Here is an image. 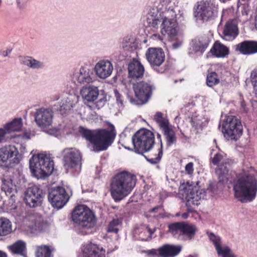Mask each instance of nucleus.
Masks as SVG:
<instances>
[{
	"label": "nucleus",
	"mask_w": 257,
	"mask_h": 257,
	"mask_svg": "<svg viewBox=\"0 0 257 257\" xmlns=\"http://www.w3.org/2000/svg\"><path fill=\"white\" fill-rule=\"evenodd\" d=\"M234 197L241 203L252 202L257 194V170L243 168L233 182Z\"/></svg>",
	"instance_id": "obj_1"
},
{
	"label": "nucleus",
	"mask_w": 257,
	"mask_h": 257,
	"mask_svg": "<svg viewBox=\"0 0 257 257\" xmlns=\"http://www.w3.org/2000/svg\"><path fill=\"white\" fill-rule=\"evenodd\" d=\"M108 129L98 128L89 130L82 126L79 127L82 137L89 141L93 146L92 151L98 153L105 151L112 143V124L106 121Z\"/></svg>",
	"instance_id": "obj_2"
},
{
	"label": "nucleus",
	"mask_w": 257,
	"mask_h": 257,
	"mask_svg": "<svg viewBox=\"0 0 257 257\" xmlns=\"http://www.w3.org/2000/svg\"><path fill=\"white\" fill-rule=\"evenodd\" d=\"M136 180V176L126 171L116 174L113 176V200L118 202L127 196L135 187Z\"/></svg>",
	"instance_id": "obj_3"
},
{
	"label": "nucleus",
	"mask_w": 257,
	"mask_h": 257,
	"mask_svg": "<svg viewBox=\"0 0 257 257\" xmlns=\"http://www.w3.org/2000/svg\"><path fill=\"white\" fill-rule=\"evenodd\" d=\"M29 168L32 175L37 179H45L54 170V162L44 154L34 155L30 159Z\"/></svg>",
	"instance_id": "obj_4"
},
{
	"label": "nucleus",
	"mask_w": 257,
	"mask_h": 257,
	"mask_svg": "<svg viewBox=\"0 0 257 257\" xmlns=\"http://www.w3.org/2000/svg\"><path fill=\"white\" fill-rule=\"evenodd\" d=\"M72 219L74 223L84 229L93 228L97 222L94 213L85 205L75 207L72 213Z\"/></svg>",
	"instance_id": "obj_5"
},
{
	"label": "nucleus",
	"mask_w": 257,
	"mask_h": 257,
	"mask_svg": "<svg viewBox=\"0 0 257 257\" xmlns=\"http://www.w3.org/2000/svg\"><path fill=\"white\" fill-rule=\"evenodd\" d=\"M132 140L135 152L142 155L149 152L155 144L154 134L146 128L141 129L136 132Z\"/></svg>",
	"instance_id": "obj_6"
},
{
	"label": "nucleus",
	"mask_w": 257,
	"mask_h": 257,
	"mask_svg": "<svg viewBox=\"0 0 257 257\" xmlns=\"http://www.w3.org/2000/svg\"><path fill=\"white\" fill-rule=\"evenodd\" d=\"M179 190L182 192L188 210L190 212L193 210V206L200 204L199 201L205 196V191L203 189H200L197 186L190 184L189 182L181 184Z\"/></svg>",
	"instance_id": "obj_7"
},
{
	"label": "nucleus",
	"mask_w": 257,
	"mask_h": 257,
	"mask_svg": "<svg viewBox=\"0 0 257 257\" xmlns=\"http://www.w3.org/2000/svg\"><path fill=\"white\" fill-rule=\"evenodd\" d=\"M22 158V155L14 145H8L0 148V167L12 168L20 163Z\"/></svg>",
	"instance_id": "obj_8"
},
{
	"label": "nucleus",
	"mask_w": 257,
	"mask_h": 257,
	"mask_svg": "<svg viewBox=\"0 0 257 257\" xmlns=\"http://www.w3.org/2000/svg\"><path fill=\"white\" fill-rule=\"evenodd\" d=\"M221 131L227 139L237 141L242 134L243 127L240 119L230 115L223 120Z\"/></svg>",
	"instance_id": "obj_9"
},
{
	"label": "nucleus",
	"mask_w": 257,
	"mask_h": 257,
	"mask_svg": "<svg viewBox=\"0 0 257 257\" xmlns=\"http://www.w3.org/2000/svg\"><path fill=\"white\" fill-rule=\"evenodd\" d=\"M136 98H131L130 102L134 104L141 105L147 103L152 93V86L141 81L134 84Z\"/></svg>",
	"instance_id": "obj_10"
},
{
	"label": "nucleus",
	"mask_w": 257,
	"mask_h": 257,
	"mask_svg": "<svg viewBox=\"0 0 257 257\" xmlns=\"http://www.w3.org/2000/svg\"><path fill=\"white\" fill-rule=\"evenodd\" d=\"M45 194V192L40 187L34 185L26 190L24 200L27 206L34 208L41 205Z\"/></svg>",
	"instance_id": "obj_11"
},
{
	"label": "nucleus",
	"mask_w": 257,
	"mask_h": 257,
	"mask_svg": "<svg viewBox=\"0 0 257 257\" xmlns=\"http://www.w3.org/2000/svg\"><path fill=\"white\" fill-rule=\"evenodd\" d=\"M48 198L54 207L61 209L67 203L69 197L63 187L58 186L51 188L48 193Z\"/></svg>",
	"instance_id": "obj_12"
},
{
	"label": "nucleus",
	"mask_w": 257,
	"mask_h": 257,
	"mask_svg": "<svg viewBox=\"0 0 257 257\" xmlns=\"http://www.w3.org/2000/svg\"><path fill=\"white\" fill-rule=\"evenodd\" d=\"M217 8L211 1H202L198 3L195 17L203 22L211 20L215 17Z\"/></svg>",
	"instance_id": "obj_13"
},
{
	"label": "nucleus",
	"mask_w": 257,
	"mask_h": 257,
	"mask_svg": "<svg viewBox=\"0 0 257 257\" xmlns=\"http://www.w3.org/2000/svg\"><path fill=\"white\" fill-rule=\"evenodd\" d=\"M54 112L50 108L42 107L35 112V121L37 125L42 128H47L52 125Z\"/></svg>",
	"instance_id": "obj_14"
},
{
	"label": "nucleus",
	"mask_w": 257,
	"mask_h": 257,
	"mask_svg": "<svg viewBox=\"0 0 257 257\" xmlns=\"http://www.w3.org/2000/svg\"><path fill=\"white\" fill-rule=\"evenodd\" d=\"M63 157L64 166L68 169L81 167V155L80 152L72 148L65 149Z\"/></svg>",
	"instance_id": "obj_15"
},
{
	"label": "nucleus",
	"mask_w": 257,
	"mask_h": 257,
	"mask_svg": "<svg viewBox=\"0 0 257 257\" xmlns=\"http://www.w3.org/2000/svg\"><path fill=\"white\" fill-rule=\"evenodd\" d=\"M146 56L150 65L154 69L161 66L165 59L164 52L161 48H149L146 53Z\"/></svg>",
	"instance_id": "obj_16"
},
{
	"label": "nucleus",
	"mask_w": 257,
	"mask_h": 257,
	"mask_svg": "<svg viewBox=\"0 0 257 257\" xmlns=\"http://www.w3.org/2000/svg\"><path fill=\"white\" fill-rule=\"evenodd\" d=\"M78 96L74 94L73 90L70 93L66 94L63 98L58 110L62 115L70 110L78 102Z\"/></svg>",
	"instance_id": "obj_17"
},
{
	"label": "nucleus",
	"mask_w": 257,
	"mask_h": 257,
	"mask_svg": "<svg viewBox=\"0 0 257 257\" xmlns=\"http://www.w3.org/2000/svg\"><path fill=\"white\" fill-rule=\"evenodd\" d=\"M163 28L161 33L167 36L170 39H174L177 34V23L174 19H169L165 17L162 23Z\"/></svg>",
	"instance_id": "obj_18"
},
{
	"label": "nucleus",
	"mask_w": 257,
	"mask_h": 257,
	"mask_svg": "<svg viewBox=\"0 0 257 257\" xmlns=\"http://www.w3.org/2000/svg\"><path fill=\"white\" fill-rule=\"evenodd\" d=\"M71 79L76 85L89 83L92 81L89 69L84 67H81L79 71H75L71 76Z\"/></svg>",
	"instance_id": "obj_19"
},
{
	"label": "nucleus",
	"mask_w": 257,
	"mask_h": 257,
	"mask_svg": "<svg viewBox=\"0 0 257 257\" xmlns=\"http://www.w3.org/2000/svg\"><path fill=\"white\" fill-rule=\"evenodd\" d=\"M238 34L236 21L234 20L228 21L224 26L222 38L227 41H232L238 36Z\"/></svg>",
	"instance_id": "obj_20"
},
{
	"label": "nucleus",
	"mask_w": 257,
	"mask_h": 257,
	"mask_svg": "<svg viewBox=\"0 0 257 257\" xmlns=\"http://www.w3.org/2000/svg\"><path fill=\"white\" fill-rule=\"evenodd\" d=\"M127 69L128 76L133 79L142 78L145 72L144 66L136 59L130 61L127 65Z\"/></svg>",
	"instance_id": "obj_21"
},
{
	"label": "nucleus",
	"mask_w": 257,
	"mask_h": 257,
	"mask_svg": "<svg viewBox=\"0 0 257 257\" xmlns=\"http://www.w3.org/2000/svg\"><path fill=\"white\" fill-rule=\"evenodd\" d=\"M112 64L108 60H100L98 62L94 67V71L97 76L102 79L108 77L112 72Z\"/></svg>",
	"instance_id": "obj_22"
},
{
	"label": "nucleus",
	"mask_w": 257,
	"mask_h": 257,
	"mask_svg": "<svg viewBox=\"0 0 257 257\" xmlns=\"http://www.w3.org/2000/svg\"><path fill=\"white\" fill-rule=\"evenodd\" d=\"M235 50L242 55L254 54L257 53V41H244L236 45Z\"/></svg>",
	"instance_id": "obj_23"
},
{
	"label": "nucleus",
	"mask_w": 257,
	"mask_h": 257,
	"mask_svg": "<svg viewBox=\"0 0 257 257\" xmlns=\"http://www.w3.org/2000/svg\"><path fill=\"white\" fill-rule=\"evenodd\" d=\"M83 257H104L105 250L102 247L90 243L84 246L82 249Z\"/></svg>",
	"instance_id": "obj_24"
},
{
	"label": "nucleus",
	"mask_w": 257,
	"mask_h": 257,
	"mask_svg": "<svg viewBox=\"0 0 257 257\" xmlns=\"http://www.w3.org/2000/svg\"><path fill=\"white\" fill-rule=\"evenodd\" d=\"M210 42L209 38L206 35L198 37L192 40L191 47L195 53H203Z\"/></svg>",
	"instance_id": "obj_25"
},
{
	"label": "nucleus",
	"mask_w": 257,
	"mask_h": 257,
	"mask_svg": "<svg viewBox=\"0 0 257 257\" xmlns=\"http://www.w3.org/2000/svg\"><path fill=\"white\" fill-rule=\"evenodd\" d=\"M182 246L172 244H165L159 248V254L161 257H175L182 250Z\"/></svg>",
	"instance_id": "obj_26"
},
{
	"label": "nucleus",
	"mask_w": 257,
	"mask_h": 257,
	"mask_svg": "<svg viewBox=\"0 0 257 257\" xmlns=\"http://www.w3.org/2000/svg\"><path fill=\"white\" fill-rule=\"evenodd\" d=\"M80 93L85 103L93 102L98 97L99 90L97 87L89 85L83 87L80 91Z\"/></svg>",
	"instance_id": "obj_27"
},
{
	"label": "nucleus",
	"mask_w": 257,
	"mask_h": 257,
	"mask_svg": "<svg viewBox=\"0 0 257 257\" xmlns=\"http://www.w3.org/2000/svg\"><path fill=\"white\" fill-rule=\"evenodd\" d=\"M197 231V228L196 225L183 222L178 238L183 240H191L194 238Z\"/></svg>",
	"instance_id": "obj_28"
},
{
	"label": "nucleus",
	"mask_w": 257,
	"mask_h": 257,
	"mask_svg": "<svg viewBox=\"0 0 257 257\" xmlns=\"http://www.w3.org/2000/svg\"><path fill=\"white\" fill-rule=\"evenodd\" d=\"M8 248L12 254L27 257L26 254V243L23 240H18L13 244L8 246Z\"/></svg>",
	"instance_id": "obj_29"
},
{
	"label": "nucleus",
	"mask_w": 257,
	"mask_h": 257,
	"mask_svg": "<svg viewBox=\"0 0 257 257\" xmlns=\"http://www.w3.org/2000/svg\"><path fill=\"white\" fill-rule=\"evenodd\" d=\"M234 164V160L230 159H226L221 162L220 165L216 170V172L219 175L220 180L224 181V180L227 179L225 175L228 174L229 170Z\"/></svg>",
	"instance_id": "obj_30"
},
{
	"label": "nucleus",
	"mask_w": 257,
	"mask_h": 257,
	"mask_svg": "<svg viewBox=\"0 0 257 257\" xmlns=\"http://www.w3.org/2000/svg\"><path fill=\"white\" fill-rule=\"evenodd\" d=\"M212 55L216 57H224L228 54L229 50L227 47L218 41H216L210 50Z\"/></svg>",
	"instance_id": "obj_31"
},
{
	"label": "nucleus",
	"mask_w": 257,
	"mask_h": 257,
	"mask_svg": "<svg viewBox=\"0 0 257 257\" xmlns=\"http://www.w3.org/2000/svg\"><path fill=\"white\" fill-rule=\"evenodd\" d=\"M159 12L157 9H151L147 15V23L149 27L157 28L162 22V20L158 16Z\"/></svg>",
	"instance_id": "obj_32"
},
{
	"label": "nucleus",
	"mask_w": 257,
	"mask_h": 257,
	"mask_svg": "<svg viewBox=\"0 0 257 257\" xmlns=\"http://www.w3.org/2000/svg\"><path fill=\"white\" fill-rule=\"evenodd\" d=\"M22 125V119L21 118H15L12 121L6 123L4 128L6 130L7 134H10L12 132L20 131Z\"/></svg>",
	"instance_id": "obj_33"
},
{
	"label": "nucleus",
	"mask_w": 257,
	"mask_h": 257,
	"mask_svg": "<svg viewBox=\"0 0 257 257\" xmlns=\"http://www.w3.org/2000/svg\"><path fill=\"white\" fill-rule=\"evenodd\" d=\"M121 46L123 49L126 50L133 51L137 46L136 43V38L132 36L124 37L121 42Z\"/></svg>",
	"instance_id": "obj_34"
},
{
	"label": "nucleus",
	"mask_w": 257,
	"mask_h": 257,
	"mask_svg": "<svg viewBox=\"0 0 257 257\" xmlns=\"http://www.w3.org/2000/svg\"><path fill=\"white\" fill-rule=\"evenodd\" d=\"M12 231V223L7 218H0V236H6Z\"/></svg>",
	"instance_id": "obj_35"
},
{
	"label": "nucleus",
	"mask_w": 257,
	"mask_h": 257,
	"mask_svg": "<svg viewBox=\"0 0 257 257\" xmlns=\"http://www.w3.org/2000/svg\"><path fill=\"white\" fill-rule=\"evenodd\" d=\"M164 135L165 136L167 145L171 146L176 142L175 133L173 129L169 125L162 129Z\"/></svg>",
	"instance_id": "obj_36"
},
{
	"label": "nucleus",
	"mask_w": 257,
	"mask_h": 257,
	"mask_svg": "<svg viewBox=\"0 0 257 257\" xmlns=\"http://www.w3.org/2000/svg\"><path fill=\"white\" fill-rule=\"evenodd\" d=\"M53 247H50L46 245H41L37 247L36 252V257H53L52 252Z\"/></svg>",
	"instance_id": "obj_37"
},
{
	"label": "nucleus",
	"mask_w": 257,
	"mask_h": 257,
	"mask_svg": "<svg viewBox=\"0 0 257 257\" xmlns=\"http://www.w3.org/2000/svg\"><path fill=\"white\" fill-rule=\"evenodd\" d=\"M203 119L204 118L201 115H196L192 117L191 118V123L193 128L196 131L197 133L200 130H202L203 127Z\"/></svg>",
	"instance_id": "obj_38"
},
{
	"label": "nucleus",
	"mask_w": 257,
	"mask_h": 257,
	"mask_svg": "<svg viewBox=\"0 0 257 257\" xmlns=\"http://www.w3.org/2000/svg\"><path fill=\"white\" fill-rule=\"evenodd\" d=\"M163 115V113L161 112H156L154 115V120L159 124L162 130L169 125L168 119L164 117Z\"/></svg>",
	"instance_id": "obj_39"
},
{
	"label": "nucleus",
	"mask_w": 257,
	"mask_h": 257,
	"mask_svg": "<svg viewBox=\"0 0 257 257\" xmlns=\"http://www.w3.org/2000/svg\"><path fill=\"white\" fill-rule=\"evenodd\" d=\"M157 139L159 140L160 143V147L158 149V156L155 158H149V161H150V163L152 164H156L158 163L163 156V143L161 139V136L160 134H157Z\"/></svg>",
	"instance_id": "obj_40"
},
{
	"label": "nucleus",
	"mask_w": 257,
	"mask_h": 257,
	"mask_svg": "<svg viewBox=\"0 0 257 257\" xmlns=\"http://www.w3.org/2000/svg\"><path fill=\"white\" fill-rule=\"evenodd\" d=\"M216 250L218 255L222 257H236L232 253L231 249L226 245L221 246Z\"/></svg>",
	"instance_id": "obj_41"
},
{
	"label": "nucleus",
	"mask_w": 257,
	"mask_h": 257,
	"mask_svg": "<svg viewBox=\"0 0 257 257\" xmlns=\"http://www.w3.org/2000/svg\"><path fill=\"white\" fill-rule=\"evenodd\" d=\"M156 228H150L147 226L146 229L140 234V238L142 240L148 241L152 238V234L156 231Z\"/></svg>",
	"instance_id": "obj_42"
},
{
	"label": "nucleus",
	"mask_w": 257,
	"mask_h": 257,
	"mask_svg": "<svg viewBox=\"0 0 257 257\" xmlns=\"http://www.w3.org/2000/svg\"><path fill=\"white\" fill-rule=\"evenodd\" d=\"M219 79L218 78L217 74L214 72L209 73L206 77V84L209 87H212L218 84Z\"/></svg>",
	"instance_id": "obj_43"
},
{
	"label": "nucleus",
	"mask_w": 257,
	"mask_h": 257,
	"mask_svg": "<svg viewBox=\"0 0 257 257\" xmlns=\"http://www.w3.org/2000/svg\"><path fill=\"white\" fill-rule=\"evenodd\" d=\"M2 181L1 190L5 192L7 195L8 193L10 194L13 190L12 188L13 184L12 180L9 179H6L3 178L2 179Z\"/></svg>",
	"instance_id": "obj_44"
},
{
	"label": "nucleus",
	"mask_w": 257,
	"mask_h": 257,
	"mask_svg": "<svg viewBox=\"0 0 257 257\" xmlns=\"http://www.w3.org/2000/svg\"><path fill=\"white\" fill-rule=\"evenodd\" d=\"M183 222H177L170 224L168 226L169 232L173 235L176 236L181 233L182 226Z\"/></svg>",
	"instance_id": "obj_45"
},
{
	"label": "nucleus",
	"mask_w": 257,
	"mask_h": 257,
	"mask_svg": "<svg viewBox=\"0 0 257 257\" xmlns=\"http://www.w3.org/2000/svg\"><path fill=\"white\" fill-rule=\"evenodd\" d=\"M47 226V222L44 221L41 217H39L35 220L32 228L39 232L44 230Z\"/></svg>",
	"instance_id": "obj_46"
},
{
	"label": "nucleus",
	"mask_w": 257,
	"mask_h": 257,
	"mask_svg": "<svg viewBox=\"0 0 257 257\" xmlns=\"http://www.w3.org/2000/svg\"><path fill=\"white\" fill-rule=\"evenodd\" d=\"M206 233L208 236L210 240L212 242V243L214 245L216 250H217L218 248L221 246V238L219 236L215 234L213 232H209L207 231Z\"/></svg>",
	"instance_id": "obj_47"
},
{
	"label": "nucleus",
	"mask_w": 257,
	"mask_h": 257,
	"mask_svg": "<svg viewBox=\"0 0 257 257\" xmlns=\"http://www.w3.org/2000/svg\"><path fill=\"white\" fill-rule=\"evenodd\" d=\"M19 60L21 64L33 69V57L29 56H20Z\"/></svg>",
	"instance_id": "obj_48"
},
{
	"label": "nucleus",
	"mask_w": 257,
	"mask_h": 257,
	"mask_svg": "<svg viewBox=\"0 0 257 257\" xmlns=\"http://www.w3.org/2000/svg\"><path fill=\"white\" fill-rule=\"evenodd\" d=\"M225 155L222 152L217 153L211 159V162L214 165H217L221 162H223L225 159H224Z\"/></svg>",
	"instance_id": "obj_49"
},
{
	"label": "nucleus",
	"mask_w": 257,
	"mask_h": 257,
	"mask_svg": "<svg viewBox=\"0 0 257 257\" xmlns=\"http://www.w3.org/2000/svg\"><path fill=\"white\" fill-rule=\"evenodd\" d=\"M115 97L116 98V105L118 106V111H121L123 107V100L121 95L119 93L117 90L114 91Z\"/></svg>",
	"instance_id": "obj_50"
},
{
	"label": "nucleus",
	"mask_w": 257,
	"mask_h": 257,
	"mask_svg": "<svg viewBox=\"0 0 257 257\" xmlns=\"http://www.w3.org/2000/svg\"><path fill=\"white\" fill-rule=\"evenodd\" d=\"M33 69L34 70H40L42 69L45 67V64L43 61L36 59L33 57Z\"/></svg>",
	"instance_id": "obj_51"
},
{
	"label": "nucleus",
	"mask_w": 257,
	"mask_h": 257,
	"mask_svg": "<svg viewBox=\"0 0 257 257\" xmlns=\"http://www.w3.org/2000/svg\"><path fill=\"white\" fill-rule=\"evenodd\" d=\"M106 101V99L105 96H103L102 97H100L98 101L96 102L95 105L97 109H100L102 107H103L105 102Z\"/></svg>",
	"instance_id": "obj_52"
},
{
	"label": "nucleus",
	"mask_w": 257,
	"mask_h": 257,
	"mask_svg": "<svg viewBox=\"0 0 257 257\" xmlns=\"http://www.w3.org/2000/svg\"><path fill=\"white\" fill-rule=\"evenodd\" d=\"M253 76L251 79V83L253 86L254 89L257 91V69L253 72Z\"/></svg>",
	"instance_id": "obj_53"
},
{
	"label": "nucleus",
	"mask_w": 257,
	"mask_h": 257,
	"mask_svg": "<svg viewBox=\"0 0 257 257\" xmlns=\"http://www.w3.org/2000/svg\"><path fill=\"white\" fill-rule=\"evenodd\" d=\"M8 134L4 128L0 127V144L6 141V136Z\"/></svg>",
	"instance_id": "obj_54"
},
{
	"label": "nucleus",
	"mask_w": 257,
	"mask_h": 257,
	"mask_svg": "<svg viewBox=\"0 0 257 257\" xmlns=\"http://www.w3.org/2000/svg\"><path fill=\"white\" fill-rule=\"evenodd\" d=\"M185 171L189 174H191L193 172V163L189 162L185 166Z\"/></svg>",
	"instance_id": "obj_55"
},
{
	"label": "nucleus",
	"mask_w": 257,
	"mask_h": 257,
	"mask_svg": "<svg viewBox=\"0 0 257 257\" xmlns=\"http://www.w3.org/2000/svg\"><path fill=\"white\" fill-rule=\"evenodd\" d=\"M123 217L120 215L119 217L116 216V218H113V226L118 225L121 223Z\"/></svg>",
	"instance_id": "obj_56"
},
{
	"label": "nucleus",
	"mask_w": 257,
	"mask_h": 257,
	"mask_svg": "<svg viewBox=\"0 0 257 257\" xmlns=\"http://www.w3.org/2000/svg\"><path fill=\"white\" fill-rule=\"evenodd\" d=\"M157 156H158V150L155 153H151L148 156L144 155V157H145V158L146 159L147 161L149 162V163H150V161L148 160L149 158H153L157 157Z\"/></svg>",
	"instance_id": "obj_57"
},
{
	"label": "nucleus",
	"mask_w": 257,
	"mask_h": 257,
	"mask_svg": "<svg viewBox=\"0 0 257 257\" xmlns=\"http://www.w3.org/2000/svg\"><path fill=\"white\" fill-rule=\"evenodd\" d=\"M11 49H7L6 50H1L0 55L3 57H7L9 54L11 53Z\"/></svg>",
	"instance_id": "obj_58"
},
{
	"label": "nucleus",
	"mask_w": 257,
	"mask_h": 257,
	"mask_svg": "<svg viewBox=\"0 0 257 257\" xmlns=\"http://www.w3.org/2000/svg\"><path fill=\"white\" fill-rule=\"evenodd\" d=\"M182 41H177L172 44V49H177L179 48L182 45Z\"/></svg>",
	"instance_id": "obj_59"
},
{
	"label": "nucleus",
	"mask_w": 257,
	"mask_h": 257,
	"mask_svg": "<svg viewBox=\"0 0 257 257\" xmlns=\"http://www.w3.org/2000/svg\"><path fill=\"white\" fill-rule=\"evenodd\" d=\"M162 205H158V206H156L152 208H151V209L149 210V212L150 213H156L158 211V210L159 209H161L162 208Z\"/></svg>",
	"instance_id": "obj_60"
},
{
	"label": "nucleus",
	"mask_w": 257,
	"mask_h": 257,
	"mask_svg": "<svg viewBox=\"0 0 257 257\" xmlns=\"http://www.w3.org/2000/svg\"><path fill=\"white\" fill-rule=\"evenodd\" d=\"M149 254L152 255H155V256H158L159 255V250H157L155 249H152L151 250H149L148 251Z\"/></svg>",
	"instance_id": "obj_61"
},
{
	"label": "nucleus",
	"mask_w": 257,
	"mask_h": 257,
	"mask_svg": "<svg viewBox=\"0 0 257 257\" xmlns=\"http://www.w3.org/2000/svg\"><path fill=\"white\" fill-rule=\"evenodd\" d=\"M240 105L241 108L243 112L246 113L248 111V109L246 107V104L244 100L241 101Z\"/></svg>",
	"instance_id": "obj_62"
},
{
	"label": "nucleus",
	"mask_w": 257,
	"mask_h": 257,
	"mask_svg": "<svg viewBox=\"0 0 257 257\" xmlns=\"http://www.w3.org/2000/svg\"><path fill=\"white\" fill-rule=\"evenodd\" d=\"M16 3L19 9H23L24 8V5L21 3V0H16Z\"/></svg>",
	"instance_id": "obj_63"
},
{
	"label": "nucleus",
	"mask_w": 257,
	"mask_h": 257,
	"mask_svg": "<svg viewBox=\"0 0 257 257\" xmlns=\"http://www.w3.org/2000/svg\"><path fill=\"white\" fill-rule=\"evenodd\" d=\"M109 192L111 196L112 197V178L110 179V184H109Z\"/></svg>",
	"instance_id": "obj_64"
}]
</instances>
